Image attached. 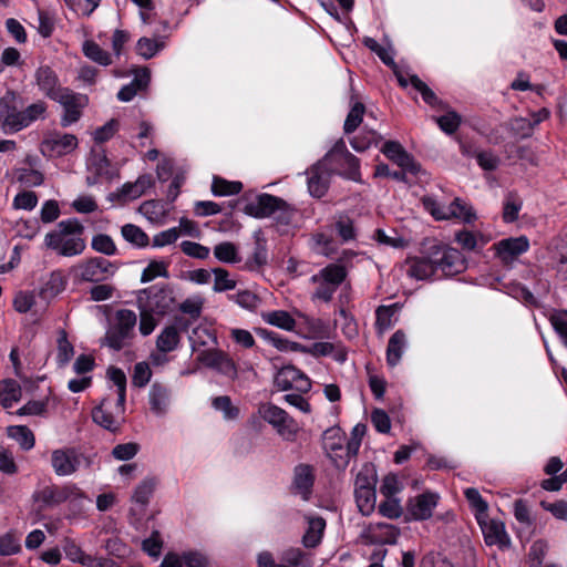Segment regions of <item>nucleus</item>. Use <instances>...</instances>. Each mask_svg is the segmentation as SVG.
Segmentation results:
<instances>
[{
  "label": "nucleus",
  "instance_id": "obj_1",
  "mask_svg": "<svg viewBox=\"0 0 567 567\" xmlns=\"http://www.w3.org/2000/svg\"><path fill=\"white\" fill-rule=\"evenodd\" d=\"M137 316L131 309H118L101 340V344L113 351L128 347L135 337Z\"/></svg>",
  "mask_w": 567,
  "mask_h": 567
},
{
  "label": "nucleus",
  "instance_id": "obj_2",
  "mask_svg": "<svg viewBox=\"0 0 567 567\" xmlns=\"http://www.w3.org/2000/svg\"><path fill=\"white\" fill-rule=\"evenodd\" d=\"M85 497L83 491L73 483L64 485H48L34 491L32 501L39 512L59 506L65 502H78Z\"/></svg>",
  "mask_w": 567,
  "mask_h": 567
},
{
  "label": "nucleus",
  "instance_id": "obj_3",
  "mask_svg": "<svg viewBox=\"0 0 567 567\" xmlns=\"http://www.w3.org/2000/svg\"><path fill=\"white\" fill-rule=\"evenodd\" d=\"M423 208L436 220H449L451 218L461 219L465 224H472L476 220V214L472 206L456 197L450 205H442L432 195L422 197Z\"/></svg>",
  "mask_w": 567,
  "mask_h": 567
},
{
  "label": "nucleus",
  "instance_id": "obj_4",
  "mask_svg": "<svg viewBox=\"0 0 567 567\" xmlns=\"http://www.w3.org/2000/svg\"><path fill=\"white\" fill-rule=\"evenodd\" d=\"M430 248L439 278L451 277L465 270V258L460 250L441 244H434Z\"/></svg>",
  "mask_w": 567,
  "mask_h": 567
},
{
  "label": "nucleus",
  "instance_id": "obj_5",
  "mask_svg": "<svg viewBox=\"0 0 567 567\" xmlns=\"http://www.w3.org/2000/svg\"><path fill=\"white\" fill-rule=\"evenodd\" d=\"M260 416L276 429L286 441L293 442L299 432L298 423L281 408L266 403L259 406Z\"/></svg>",
  "mask_w": 567,
  "mask_h": 567
},
{
  "label": "nucleus",
  "instance_id": "obj_6",
  "mask_svg": "<svg viewBox=\"0 0 567 567\" xmlns=\"http://www.w3.org/2000/svg\"><path fill=\"white\" fill-rule=\"evenodd\" d=\"M117 265L103 257H91L82 260L76 267V276L86 282H104L117 271Z\"/></svg>",
  "mask_w": 567,
  "mask_h": 567
},
{
  "label": "nucleus",
  "instance_id": "obj_7",
  "mask_svg": "<svg viewBox=\"0 0 567 567\" xmlns=\"http://www.w3.org/2000/svg\"><path fill=\"white\" fill-rule=\"evenodd\" d=\"M321 161L329 166H331V164L333 165L334 162L347 164V168L339 169L341 176L357 183H363L361 179L360 159L348 151L346 142L342 138H339L334 143L332 148Z\"/></svg>",
  "mask_w": 567,
  "mask_h": 567
},
{
  "label": "nucleus",
  "instance_id": "obj_8",
  "mask_svg": "<svg viewBox=\"0 0 567 567\" xmlns=\"http://www.w3.org/2000/svg\"><path fill=\"white\" fill-rule=\"evenodd\" d=\"M142 306L156 315L164 316L175 306L173 290L167 286H151L140 292Z\"/></svg>",
  "mask_w": 567,
  "mask_h": 567
},
{
  "label": "nucleus",
  "instance_id": "obj_9",
  "mask_svg": "<svg viewBox=\"0 0 567 567\" xmlns=\"http://www.w3.org/2000/svg\"><path fill=\"white\" fill-rule=\"evenodd\" d=\"M62 105L63 114L60 120L62 127H68L76 123L89 104V97L85 94L76 93L66 87L62 94L54 101Z\"/></svg>",
  "mask_w": 567,
  "mask_h": 567
},
{
  "label": "nucleus",
  "instance_id": "obj_10",
  "mask_svg": "<svg viewBox=\"0 0 567 567\" xmlns=\"http://www.w3.org/2000/svg\"><path fill=\"white\" fill-rule=\"evenodd\" d=\"M21 110L17 105V95L8 91L0 99V126L7 134L17 133L22 130Z\"/></svg>",
  "mask_w": 567,
  "mask_h": 567
},
{
  "label": "nucleus",
  "instance_id": "obj_11",
  "mask_svg": "<svg viewBox=\"0 0 567 567\" xmlns=\"http://www.w3.org/2000/svg\"><path fill=\"white\" fill-rule=\"evenodd\" d=\"M47 248L55 251L59 256L74 257L81 255L86 247L85 239L80 236H64L47 234L44 237Z\"/></svg>",
  "mask_w": 567,
  "mask_h": 567
},
{
  "label": "nucleus",
  "instance_id": "obj_12",
  "mask_svg": "<svg viewBox=\"0 0 567 567\" xmlns=\"http://www.w3.org/2000/svg\"><path fill=\"white\" fill-rule=\"evenodd\" d=\"M76 147L78 138L74 134L54 132L42 141L40 151L47 157H61Z\"/></svg>",
  "mask_w": 567,
  "mask_h": 567
},
{
  "label": "nucleus",
  "instance_id": "obj_13",
  "mask_svg": "<svg viewBox=\"0 0 567 567\" xmlns=\"http://www.w3.org/2000/svg\"><path fill=\"white\" fill-rule=\"evenodd\" d=\"M86 457L75 449H59L51 454V465L58 476L74 474Z\"/></svg>",
  "mask_w": 567,
  "mask_h": 567
},
{
  "label": "nucleus",
  "instance_id": "obj_14",
  "mask_svg": "<svg viewBox=\"0 0 567 567\" xmlns=\"http://www.w3.org/2000/svg\"><path fill=\"white\" fill-rule=\"evenodd\" d=\"M477 523L482 529L484 540L487 546H497L501 550H505L511 547V537L502 520L492 519L486 515L481 520H477Z\"/></svg>",
  "mask_w": 567,
  "mask_h": 567
},
{
  "label": "nucleus",
  "instance_id": "obj_15",
  "mask_svg": "<svg viewBox=\"0 0 567 567\" xmlns=\"http://www.w3.org/2000/svg\"><path fill=\"white\" fill-rule=\"evenodd\" d=\"M400 529L388 523H371L361 532V539L368 545H394Z\"/></svg>",
  "mask_w": 567,
  "mask_h": 567
},
{
  "label": "nucleus",
  "instance_id": "obj_16",
  "mask_svg": "<svg viewBox=\"0 0 567 567\" xmlns=\"http://www.w3.org/2000/svg\"><path fill=\"white\" fill-rule=\"evenodd\" d=\"M198 360L207 368L214 369L220 374L234 380L237 378V365L224 351L218 349L204 350L198 354Z\"/></svg>",
  "mask_w": 567,
  "mask_h": 567
},
{
  "label": "nucleus",
  "instance_id": "obj_17",
  "mask_svg": "<svg viewBox=\"0 0 567 567\" xmlns=\"http://www.w3.org/2000/svg\"><path fill=\"white\" fill-rule=\"evenodd\" d=\"M381 153L400 168L416 176L421 172V165L405 151L398 141H386L381 147Z\"/></svg>",
  "mask_w": 567,
  "mask_h": 567
},
{
  "label": "nucleus",
  "instance_id": "obj_18",
  "mask_svg": "<svg viewBox=\"0 0 567 567\" xmlns=\"http://www.w3.org/2000/svg\"><path fill=\"white\" fill-rule=\"evenodd\" d=\"M331 169V166L321 159L308 169V189L311 196L321 198L327 194L332 176Z\"/></svg>",
  "mask_w": 567,
  "mask_h": 567
},
{
  "label": "nucleus",
  "instance_id": "obj_19",
  "mask_svg": "<svg viewBox=\"0 0 567 567\" xmlns=\"http://www.w3.org/2000/svg\"><path fill=\"white\" fill-rule=\"evenodd\" d=\"M34 80L40 92L55 101L66 89L61 86L56 72L49 65H41L35 70Z\"/></svg>",
  "mask_w": 567,
  "mask_h": 567
},
{
  "label": "nucleus",
  "instance_id": "obj_20",
  "mask_svg": "<svg viewBox=\"0 0 567 567\" xmlns=\"http://www.w3.org/2000/svg\"><path fill=\"white\" fill-rule=\"evenodd\" d=\"M278 205H284V199L270 194H260L244 207V213L255 218L271 217Z\"/></svg>",
  "mask_w": 567,
  "mask_h": 567
},
{
  "label": "nucleus",
  "instance_id": "obj_21",
  "mask_svg": "<svg viewBox=\"0 0 567 567\" xmlns=\"http://www.w3.org/2000/svg\"><path fill=\"white\" fill-rule=\"evenodd\" d=\"M439 495L424 492L411 498L408 504V513L414 520H426L432 517L433 509L439 502Z\"/></svg>",
  "mask_w": 567,
  "mask_h": 567
},
{
  "label": "nucleus",
  "instance_id": "obj_22",
  "mask_svg": "<svg viewBox=\"0 0 567 567\" xmlns=\"http://www.w3.org/2000/svg\"><path fill=\"white\" fill-rule=\"evenodd\" d=\"M316 475L315 467L310 464H298L293 468L292 488L295 494L308 501L312 494Z\"/></svg>",
  "mask_w": 567,
  "mask_h": 567
},
{
  "label": "nucleus",
  "instance_id": "obj_23",
  "mask_svg": "<svg viewBox=\"0 0 567 567\" xmlns=\"http://www.w3.org/2000/svg\"><path fill=\"white\" fill-rule=\"evenodd\" d=\"M494 247L496 256L503 262H509L528 250L529 240L525 236L511 237L499 240Z\"/></svg>",
  "mask_w": 567,
  "mask_h": 567
},
{
  "label": "nucleus",
  "instance_id": "obj_24",
  "mask_svg": "<svg viewBox=\"0 0 567 567\" xmlns=\"http://www.w3.org/2000/svg\"><path fill=\"white\" fill-rule=\"evenodd\" d=\"M408 266V275L417 280H425L430 278L439 279L436 275L435 265L432 262V252L429 247L426 256L423 257H409L405 260Z\"/></svg>",
  "mask_w": 567,
  "mask_h": 567
},
{
  "label": "nucleus",
  "instance_id": "obj_25",
  "mask_svg": "<svg viewBox=\"0 0 567 567\" xmlns=\"http://www.w3.org/2000/svg\"><path fill=\"white\" fill-rule=\"evenodd\" d=\"M347 276V268L339 262H333L327 265L321 270H319V272L312 275L310 281H324L338 289L339 286L346 280Z\"/></svg>",
  "mask_w": 567,
  "mask_h": 567
},
{
  "label": "nucleus",
  "instance_id": "obj_26",
  "mask_svg": "<svg viewBox=\"0 0 567 567\" xmlns=\"http://www.w3.org/2000/svg\"><path fill=\"white\" fill-rule=\"evenodd\" d=\"M169 389L161 383L155 382L148 393V402L151 411L156 415H164L169 405Z\"/></svg>",
  "mask_w": 567,
  "mask_h": 567
},
{
  "label": "nucleus",
  "instance_id": "obj_27",
  "mask_svg": "<svg viewBox=\"0 0 567 567\" xmlns=\"http://www.w3.org/2000/svg\"><path fill=\"white\" fill-rule=\"evenodd\" d=\"M324 529L326 520L322 517H309L308 528L302 536V545L306 548H316L321 543Z\"/></svg>",
  "mask_w": 567,
  "mask_h": 567
},
{
  "label": "nucleus",
  "instance_id": "obj_28",
  "mask_svg": "<svg viewBox=\"0 0 567 567\" xmlns=\"http://www.w3.org/2000/svg\"><path fill=\"white\" fill-rule=\"evenodd\" d=\"M22 398L21 385L13 379L0 381V405L4 409L11 408Z\"/></svg>",
  "mask_w": 567,
  "mask_h": 567
},
{
  "label": "nucleus",
  "instance_id": "obj_29",
  "mask_svg": "<svg viewBox=\"0 0 567 567\" xmlns=\"http://www.w3.org/2000/svg\"><path fill=\"white\" fill-rule=\"evenodd\" d=\"M406 347V336L403 330H396L389 339L386 347V363L395 367L403 354Z\"/></svg>",
  "mask_w": 567,
  "mask_h": 567
},
{
  "label": "nucleus",
  "instance_id": "obj_30",
  "mask_svg": "<svg viewBox=\"0 0 567 567\" xmlns=\"http://www.w3.org/2000/svg\"><path fill=\"white\" fill-rule=\"evenodd\" d=\"M268 262L267 239L256 236L251 256L246 260L245 268L254 271L262 268Z\"/></svg>",
  "mask_w": 567,
  "mask_h": 567
},
{
  "label": "nucleus",
  "instance_id": "obj_31",
  "mask_svg": "<svg viewBox=\"0 0 567 567\" xmlns=\"http://www.w3.org/2000/svg\"><path fill=\"white\" fill-rule=\"evenodd\" d=\"M256 332L260 338L266 340L268 343H270L281 352H295L301 349L300 343L290 341L287 338H284L271 330L258 328Z\"/></svg>",
  "mask_w": 567,
  "mask_h": 567
},
{
  "label": "nucleus",
  "instance_id": "obj_32",
  "mask_svg": "<svg viewBox=\"0 0 567 567\" xmlns=\"http://www.w3.org/2000/svg\"><path fill=\"white\" fill-rule=\"evenodd\" d=\"M410 83L417 92H420L423 101L427 105L439 111L447 109V104L443 102L441 99H439L437 95L433 92V90L430 89L429 85L425 82H423L417 75H411Z\"/></svg>",
  "mask_w": 567,
  "mask_h": 567
},
{
  "label": "nucleus",
  "instance_id": "obj_33",
  "mask_svg": "<svg viewBox=\"0 0 567 567\" xmlns=\"http://www.w3.org/2000/svg\"><path fill=\"white\" fill-rule=\"evenodd\" d=\"M280 560L284 567H312L313 560L309 553L301 550L300 548H288L280 555Z\"/></svg>",
  "mask_w": 567,
  "mask_h": 567
},
{
  "label": "nucleus",
  "instance_id": "obj_34",
  "mask_svg": "<svg viewBox=\"0 0 567 567\" xmlns=\"http://www.w3.org/2000/svg\"><path fill=\"white\" fill-rule=\"evenodd\" d=\"M399 306L398 303H393L390 306H379L375 310V330L378 334L382 336L389 329H391L395 320H393L394 315L398 312Z\"/></svg>",
  "mask_w": 567,
  "mask_h": 567
},
{
  "label": "nucleus",
  "instance_id": "obj_35",
  "mask_svg": "<svg viewBox=\"0 0 567 567\" xmlns=\"http://www.w3.org/2000/svg\"><path fill=\"white\" fill-rule=\"evenodd\" d=\"M181 342V336L176 326L165 327L156 338V348L163 353L172 352L177 349Z\"/></svg>",
  "mask_w": 567,
  "mask_h": 567
},
{
  "label": "nucleus",
  "instance_id": "obj_36",
  "mask_svg": "<svg viewBox=\"0 0 567 567\" xmlns=\"http://www.w3.org/2000/svg\"><path fill=\"white\" fill-rule=\"evenodd\" d=\"M262 320L274 327L286 331H292L296 327V320L285 310H272L261 313Z\"/></svg>",
  "mask_w": 567,
  "mask_h": 567
},
{
  "label": "nucleus",
  "instance_id": "obj_37",
  "mask_svg": "<svg viewBox=\"0 0 567 567\" xmlns=\"http://www.w3.org/2000/svg\"><path fill=\"white\" fill-rule=\"evenodd\" d=\"M107 377L116 386V393H117L116 405H117V409H120L123 412L125 409V401H126V375L122 369L116 368V367H110L107 369Z\"/></svg>",
  "mask_w": 567,
  "mask_h": 567
},
{
  "label": "nucleus",
  "instance_id": "obj_38",
  "mask_svg": "<svg viewBox=\"0 0 567 567\" xmlns=\"http://www.w3.org/2000/svg\"><path fill=\"white\" fill-rule=\"evenodd\" d=\"M123 238L136 248H145L150 245L148 235L134 224H125L121 228Z\"/></svg>",
  "mask_w": 567,
  "mask_h": 567
},
{
  "label": "nucleus",
  "instance_id": "obj_39",
  "mask_svg": "<svg viewBox=\"0 0 567 567\" xmlns=\"http://www.w3.org/2000/svg\"><path fill=\"white\" fill-rule=\"evenodd\" d=\"M8 436L17 441L24 451L33 449L35 437L27 425H12L8 427Z\"/></svg>",
  "mask_w": 567,
  "mask_h": 567
},
{
  "label": "nucleus",
  "instance_id": "obj_40",
  "mask_svg": "<svg viewBox=\"0 0 567 567\" xmlns=\"http://www.w3.org/2000/svg\"><path fill=\"white\" fill-rule=\"evenodd\" d=\"M382 136L373 130H363L358 135L353 136L349 142L352 148L357 152H364L371 146H377Z\"/></svg>",
  "mask_w": 567,
  "mask_h": 567
},
{
  "label": "nucleus",
  "instance_id": "obj_41",
  "mask_svg": "<svg viewBox=\"0 0 567 567\" xmlns=\"http://www.w3.org/2000/svg\"><path fill=\"white\" fill-rule=\"evenodd\" d=\"M83 53L87 59L103 66L111 65L113 62L112 55L94 41L87 40L83 43Z\"/></svg>",
  "mask_w": 567,
  "mask_h": 567
},
{
  "label": "nucleus",
  "instance_id": "obj_42",
  "mask_svg": "<svg viewBox=\"0 0 567 567\" xmlns=\"http://www.w3.org/2000/svg\"><path fill=\"white\" fill-rule=\"evenodd\" d=\"M48 104L44 101H37L27 106L21 112V126L22 130L30 126L33 122L45 118Z\"/></svg>",
  "mask_w": 567,
  "mask_h": 567
},
{
  "label": "nucleus",
  "instance_id": "obj_43",
  "mask_svg": "<svg viewBox=\"0 0 567 567\" xmlns=\"http://www.w3.org/2000/svg\"><path fill=\"white\" fill-rule=\"evenodd\" d=\"M106 405L107 399H104L99 406L93 409L92 417L93 421L100 426L115 432L118 429V424L112 413L107 411Z\"/></svg>",
  "mask_w": 567,
  "mask_h": 567
},
{
  "label": "nucleus",
  "instance_id": "obj_44",
  "mask_svg": "<svg viewBox=\"0 0 567 567\" xmlns=\"http://www.w3.org/2000/svg\"><path fill=\"white\" fill-rule=\"evenodd\" d=\"M300 370L292 367L286 365L282 367L275 375L274 383L276 388L280 391L292 390V385L296 382L297 377L299 375Z\"/></svg>",
  "mask_w": 567,
  "mask_h": 567
},
{
  "label": "nucleus",
  "instance_id": "obj_45",
  "mask_svg": "<svg viewBox=\"0 0 567 567\" xmlns=\"http://www.w3.org/2000/svg\"><path fill=\"white\" fill-rule=\"evenodd\" d=\"M444 111H445L444 115L434 116L433 118L436 122V124L439 125V127L445 134L452 135L458 130V127L462 123V117L457 112L450 110L449 106Z\"/></svg>",
  "mask_w": 567,
  "mask_h": 567
},
{
  "label": "nucleus",
  "instance_id": "obj_46",
  "mask_svg": "<svg viewBox=\"0 0 567 567\" xmlns=\"http://www.w3.org/2000/svg\"><path fill=\"white\" fill-rule=\"evenodd\" d=\"M334 230L342 241L354 240L357 231L352 218L347 214H340L336 218Z\"/></svg>",
  "mask_w": 567,
  "mask_h": 567
},
{
  "label": "nucleus",
  "instance_id": "obj_47",
  "mask_svg": "<svg viewBox=\"0 0 567 567\" xmlns=\"http://www.w3.org/2000/svg\"><path fill=\"white\" fill-rule=\"evenodd\" d=\"M212 406L223 413V417L226 421H234L239 416V408L234 405L230 396L219 395L212 400Z\"/></svg>",
  "mask_w": 567,
  "mask_h": 567
},
{
  "label": "nucleus",
  "instance_id": "obj_48",
  "mask_svg": "<svg viewBox=\"0 0 567 567\" xmlns=\"http://www.w3.org/2000/svg\"><path fill=\"white\" fill-rule=\"evenodd\" d=\"M243 189L240 182H229L223 177L214 176L212 183V193L215 196H230L239 194Z\"/></svg>",
  "mask_w": 567,
  "mask_h": 567
},
{
  "label": "nucleus",
  "instance_id": "obj_49",
  "mask_svg": "<svg viewBox=\"0 0 567 567\" xmlns=\"http://www.w3.org/2000/svg\"><path fill=\"white\" fill-rule=\"evenodd\" d=\"M355 502L363 515H369L375 506V488H354Z\"/></svg>",
  "mask_w": 567,
  "mask_h": 567
},
{
  "label": "nucleus",
  "instance_id": "obj_50",
  "mask_svg": "<svg viewBox=\"0 0 567 567\" xmlns=\"http://www.w3.org/2000/svg\"><path fill=\"white\" fill-rule=\"evenodd\" d=\"M214 256L221 262L236 264L240 261L238 248L230 241H223L214 247Z\"/></svg>",
  "mask_w": 567,
  "mask_h": 567
},
{
  "label": "nucleus",
  "instance_id": "obj_51",
  "mask_svg": "<svg viewBox=\"0 0 567 567\" xmlns=\"http://www.w3.org/2000/svg\"><path fill=\"white\" fill-rule=\"evenodd\" d=\"M365 106L361 102H354L346 117L343 131L346 134L353 133L362 123Z\"/></svg>",
  "mask_w": 567,
  "mask_h": 567
},
{
  "label": "nucleus",
  "instance_id": "obj_52",
  "mask_svg": "<svg viewBox=\"0 0 567 567\" xmlns=\"http://www.w3.org/2000/svg\"><path fill=\"white\" fill-rule=\"evenodd\" d=\"M464 495L471 506V508L475 512L476 520H481L485 517L488 511L487 503L483 499L480 492L476 488L470 487L464 491Z\"/></svg>",
  "mask_w": 567,
  "mask_h": 567
},
{
  "label": "nucleus",
  "instance_id": "obj_53",
  "mask_svg": "<svg viewBox=\"0 0 567 567\" xmlns=\"http://www.w3.org/2000/svg\"><path fill=\"white\" fill-rule=\"evenodd\" d=\"M74 354V348L68 339L65 330H61L58 337L56 362L59 367H65Z\"/></svg>",
  "mask_w": 567,
  "mask_h": 567
},
{
  "label": "nucleus",
  "instance_id": "obj_54",
  "mask_svg": "<svg viewBox=\"0 0 567 567\" xmlns=\"http://www.w3.org/2000/svg\"><path fill=\"white\" fill-rule=\"evenodd\" d=\"M137 303L140 309L138 330L142 336L147 337L155 330L158 322L154 317V312L142 306V297H138Z\"/></svg>",
  "mask_w": 567,
  "mask_h": 567
},
{
  "label": "nucleus",
  "instance_id": "obj_55",
  "mask_svg": "<svg viewBox=\"0 0 567 567\" xmlns=\"http://www.w3.org/2000/svg\"><path fill=\"white\" fill-rule=\"evenodd\" d=\"M91 247L96 252L105 256H114L117 254V247L110 235L97 234L92 237Z\"/></svg>",
  "mask_w": 567,
  "mask_h": 567
},
{
  "label": "nucleus",
  "instance_id": "obj_56",
  "mask_svg": "<svg viewBox=\"0 0 567 567\" xmlns=\"http://www.w3.org/2000/svg\"><path fill=\"white\" fill-rule=\"evenodd\" d=\"M168 262L152 260L146 268L142 271L141 282L146 284L157 277L168 278Z\"/></svg>",
  "mask_w": 567,
  "mask_h": 567
},
{
  "label": "nucleus",
  "instance_id": "obj_57",
  "mask_svg": "<svg viewBox=\"0 0 567 567\" xmlns=\"http://www.w3.org/2000/svg\"><path fill=\"white\" fill-rule=\"evenodd\" d=\"M377 474L374 466L370 463L363 464L355 476L354 488H375Z\"/></svg>",
  "mask_w": 567,
  "mask_h": 567
},
{
  "label": "nucleus",
  "instance_id": "obj_58",
  "mask_svg": "<svg viewBox=\"0 0 567 567\" xmlns=\"http://www.w3.org/2000/svg\"><path fill=\"white\" fill-rule=\"evenodd\" d=\"M164 47V42L157 39L143 37L136 43V52L144 59H151L156 55Z\"/></svg>",
  "mask_w": 567,
  "mask_h": 567
},
{
  "label": "nucleus",
  "instance_id": "obj_59",
  "mask_svg": "<svg viewBox=\"0 0 567 567\" xmlns=\"http://www.w3.org/2000/svg\"><path fill=\"white\" fill-rule=\"evenodd\" d=\"M522 209V200L516 194L509 193L504 200L503 219L505 223H513L518 218Z\"/></svg>",
  "mask_w": 567,
  "mask_h": 567
},
{
  "label": "nucleus",
  "instance_id": "obj_60",
  "mask_svg": "<svg viewBox=\"0 0 567 567\" xmlns=\"http://www.w3.org/2000/svg\"><path fill=\"white\" fill-rule=\"evenodd\" d=\"M214 274V291L221 292L227 290H233L236 288V280L230 278L229 271L224 268H214L212 270Z\"/></svg>",
  "mask_w": 567,
  "mask_h": 567
},
{
  "label": "nucleus",
  "instance_id": "obj_61",
  "mask_svg": "<svg viewBox=\"0 0 567 567\" xmlns=\"http://www.w3.org/2000/svg\"><path fill=\"white\" fill-rule=\"evenodd\" d=\"M84 233V226L76 218H69L61 220L58 224V228L49 231L48 234H58L64 236H80Z\"/></svg>",
  "mask_w": 567,
  "mask_h": 567
},
{
  "label": "nucleus",
  "instance_id": "obj_62",
  "mask_svg": "<svg viewBox=\"0 0 567 567\" xmlns=\"http://www.w3.org/2000/svg\"><path fill=\"white\" fill-rule=\"evenodd\" d=\"M21 545L13 532L0 536V556H11L20 553Z\"/></svg>",
  "mask_w": 567,
  "mask_h": 567
},
{
  "label": "nucleus",
  "instance_id": "obj_63",
  "mask_svg": "<svg viewBox=\"0 0 567 567\" xmlns=\"http://www.w3.org/2000/svg\"><path fill=\"white\" fill-rule=\"evenodd\" d=\"M17 179L24 186L33 187L40 186L44 182V176L40 171L32 168L17 169Z\"/></svg>",
  "mask_w": 567,
  "mask_h": 567
},
{
  "label": "nucleus",
  "instance_id": "obj_64",
  "mask_svg": "<svg viewBox=\"0 0 567 567\" xmlns=\"http://www.w3.org/2000/svg\"><path fill=\"white\" fill-rule=\"evenodd\" d=\"M550 323L556 333L567 347V310H560L550 316Z\"/></svg>",
  "mask_w": 567,
  "mask_h": 567
}]
</instances>
